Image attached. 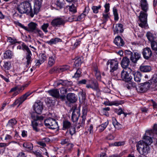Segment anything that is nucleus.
I'll list each match as a JSON object with an SVG mask.
<instances>
[{
    "label": "nucleus",
    "instance_id": "nucleus-1",
    "mask_svg": "<svg viewBox=\"0 0 157 157\" xmlns=\"http://www.w3.org/2000/svg\"><path fill=\"white\" fill-rule=\"evenodd\" d=\"M42 0H35L34 4V11H33L31 3L29 2L25 1L17 5V10L21 13H27L33 17L34 14L38 12L41 5Z\"/></svg>",
    "mask_w": 157,
    "mask_h": 157
},
{
    "label": "nucleus",
    "instance_id": "nucleus-33",
    "mask_svg": "<svg viewBox=\"0 0 157 157\" xmlns=\"http://www.w3.org/2000/svg\"><path fill=\"white\" fill-rule=\"evenodd\" d=\"M112 121L113 124L116 129L119 130L122 128V125L117 121L115 118H113Z\"/></svg>",
    "mask_w": 157,
    "mask_h": 157
},
{
    "label": "nucleus",
    "instance_id": "nucleus-64",
    "mask_svg": "<svg viewBox=\"0 0 157 157\" xmlns=\"http://www.w3.org/2000/svg\"><path fill=\"white\" fill-rule=\"evenodd\" d=\"M90 10V9L88 7H85V9L82 13L86 16L88 14Z\"/></svg>",
    "mask_w": 157,
    "mask_h": 157
},
{
    "label": "nucleus",
    "instance_id": "nucleus-2",
    "mask_svg": "<svg viewBox=\"0 0 157 157\" xmlns=\"http://www.w3.org/2000/svg\"><path fill=\"white\" fill-rule=\"evenodd\" d=\"M157 136V124H155L153 129L146 131L144 136H143L142 140L140 141H142L144 144L149 145L152 143V140L151 136L156 138Z\"/></svg>",
    "mask_w": 157,
    "mask_h": 157
},
{
    "label": "nucleus",
    "instance_id": "nucleus-37",
    "mask_svg": "<svg viewBox=\"0 0 157 157\" xmlns=\"http://www.w3.org/2000/svg\"><path fill=\"white\" fill-rule=\"evenodd\" d=\"M17 123V121L15 119L10 120L8 121L7 127L9 128H13V126Z\"/></svg>",
    "mask_w": 157,
    "mask_h": 157
},
{
    "label": "nucleus",
    "instance_id": "nucleus-39",
    "mask_svg": "<svg viewBox=\"0 0 157 157\" xmlns=\"http://www.w3.org/2000/svg\"><path fill=\"white\" fill-rule=\"evenodd\" d=\"M69 66L65 65L59 67H57V70L58 71V72H63L66 70H67L69 69Z\"/></svg>",
    "mask_w": 157,
    "mask_h": 157
},
{
    "label": "nucleus",
    "instance_id": "nucleus-54",
    "mask_svg": "<svg viewBox=\"0 0 157 157\" xmlns=\"http://www.w3.org/2000/svg\"><path fill=\"white\" fill-rule=\"evenodd\" d=\"M7 41L11 43L12 44H14L17 42V40L16 39H13L10 37L7 38Z\"/></svg>",
    "mask_w": 157,
    "mask_h": 157
},
{
    "label": "nucleus",
    "instance_id": "nucleus-62",
    "mask_svg": "<svg viewBox=\"0 0 157 157\" xmlns=\"http://www.w3.org/2000/svg\"><path fill=\"white\" fill-rule=\"evenodd\" d=\"M37 143L41 147H44L46 146V144L43 140L38 141L37 142Z\"/></svg>",
    "mask_w": 157,
    "mask_h": 157
},
{
    "label": "nucleus",
    "instance_id": "nucleus-9",
    "mask_svg": "<svg viewBox=\"0 0 157 157\" xmlns=\"http://www.w3.org/2000/svg\"><path fill=\"white\" fill-rule=\"evenodd\" d=\"M22 48L23 50L26 51V59H27V65L29 64L31 62L32 53L28 47L24 43L22 44Z\"/></svg>",
    "mask_w": 157,
    "mask_h": 157
},
{
    "label": "nucleus",
    "instance_id": "nucleus-26",
    "mask_svg": "<svg viewBox=\"0 0 157 157\" xmlns=\"http://www.w3.org/2000/svg\"><path fill=\"white\" fill-rule=\"evenodd\" d=\"M72 125L71 123L68 120H64L63 122L62 129L64 130L68 129L69 128H70Z\"/></svg>",
    "mask_w": 157,
    "mask_h": 157
},
{
    "label": "nucleus",
    "instance_id": "nucleus-51",
    "mask_svg": "<svg viewBox=\"0 0 157 157\" xmlns=\"http://www.w3.org/2000/svg\"><path fill=\"white\" fill-rule=\"evenodd\" d=\"M81 70L80 69H78L77 70L76 72L75 73L74 75L73 76V77L75 78L79 77L81 76Z\"/></svg>",
    "mask_w": 157,
    "mask_h": 157
},
{
    "label": "nucleus",
    "instance_id": "nucleus-42",
    "mask_svg": "<svg viewBox=\"0 0 157 157\" xmlns=\"http://www.w3.org/2000/svg\"><path fill=\"white\" fill-rule=\"evenodd\" d=\"M49 26L48 23H44L41 26V28L43 31L45 33L48 32L47 28Z\"/></svg>",
    "mask_w": 157,
    "mask_h": 157
},
{
    "label": "nucleus",
    "instance_id": "nucleus-46",
    "mask_svg": "<svg viewBox=\"0 0 157 157\" xmlns=\"http://www.w3.org/2000/svg\"><path fill=\"white\" fill-rule=\"evenodd\" d=\"M101 7V5H99L98 6H94L92 7V9L94 13H97L98 12L99 9H100Z\"/></svg>",
    "mask_w": 157,
    "mask_h": 157
},
{
    "label": "nucleus",
    "instance_id": "nucleus-47",
    "mask_svg": "<svg viewBox=\"0 0 157 157\" xmlns=\"http://www.w3.org/2000/svg\"><path fill=\"white\" fill-rule=\"evenodd\" d=\"M69 129V132L71 136H72L75 133V128L74 125H72Z\"/></svg>",
    "mask_w": 157,
    "mask_h": 157
},
{
    "label": "nucleus",
    "instance_id": "nucleus-23",
    "mask_svg": "<svg viewBox=\"0 0 157 157\" xmlns=\"http://www.w3.org/2000/svg\"><path fill=\"white\" fill-rule=\"evenodd\" d=\"M67 100L71 103L75 102L77 99L75 97V95L73 93H69L67 94Z\"/></svg>",
    "mask_w": 157,
    "mask_h": 157
},
{
    "label": "nucleus",
    "instance_id": "nucleus-53",
    "mask_svg": "<svg viewBox=\"0 0 157 157\" xmlns=\"http://www.w3.org/2000/svg\"><path fill=\"white\" fill-rule=\"evenodd\" d=\"M31 152L35 155L37 157H43L39 151H31Z\"/></svg>",
    "mask_w": 157,
    "mask_h": 157
},
{
    "label": "nucleus",
    "instance_id": "nucleus-36",
    "mask_svg": "<svg viewBox=\"0 0 157 157\" xmlns=\"http://www.w3.org/2000/svg\"><path fill=\"white\" fill-rule=\"evenodd\" d=\"M134 56L135 57V58H132L131 61L133 63H136L140 58V54L138 52H135L134 53Z\"/></svg>",
    "mask_w": 157,
    "mask_h": 157
},
{
    "label": "nucleus",
    "instance_id": "nucleus-55",
    "mask_svg": "<svg viewBox=\"0 0 157 157\" xmlns=\"http://www.w3.org/2000/svg\"><path fill=\"white\" fill-rule=\"evenodd\" d=\"M3 67L5 70H8L10 68V64L8 62H5L3 65Z\"/></svg>",
    "mask_w": 157,
    "mask_h": 157
},
{
    "label": "nucleus",
    "instance_id": "nucleus-17",
    "mask_svg": "<svg viewBox=\"0 0 157 157\" xmlns=\"http://www.w3.org/2000/svg\"><path fill=\"white\" fill-rule=\"evenodd\" d=\"M80 115V111L77 109L74 110L72 113L71 120L73 122L77 121Z\"/></svg>",
    "mask_w": 157,
    "mask_h": 157
},
{
    "label": "nucleus",
    "instance_id": "nucleus-19",
    "mask_svg": "<svg viewBox=\"0 0 157 157\" xmlns=\"http://www.w3.org/2000/svg\"><path fill=\"white\" fill-rule=\"evenodd\" d=\"M37 25V24L31 22L28 24V27L27 28V31L29 32H34L35 30L37 29L36 27Z\"/></svg>",
    "mask_w": 157,
    "mask_h": 157
},
{
    "label": "nucleus",
    "instance_id": "nucleus-41",
    "mask_svg": "<svg viewBox=\"0 0 157 157\" xmlns=\"http://www.w3.org/2000/svg\"><path fill=\"white\" fill-rule=\"evenodd\" d=\"M39 58L41 62L44 63L46 60L47 56L46 54L42 53L39 55Z\"/></svg>",
    "mask_w": 157,
    "mask_h": 157
},
{
    "label": "nucleus",
    "instance_id": "nucleus-57",
    "mask_svg": "<svg viewBox=\"0 0 157 157\" xmlns=\"http://www.w3.org/2000/svg\"><path fill=\"white\" fill-rule=\"evenodd\" d=\"M34 33H36L38 34V35L42 37L43 36V33L42 31L40 29L37 28L35 30Z\"/></svg>",
    "mask_w": 157,
    "mask_h": 157
},
{
    "label": "nucleus",
    "instance_id": "nucleus-20",
    "mask_svg": "<svg viewBox=\"0 0 157 157\" xmlns=\"http://www.w3.org/2000/svg\"><path fill=\"white\" fill-rule=\"evenodd\" d=\"M130 63V61L128 58L124 57L122 59L121 64L123 68H125L128 67Z\"/></svg>",
    "mask_w": 157,
    "mask_h": 157
},
{
    "label": "nucleus",
    "instance_id": "nucleus-27",
    "mask_svg": "<svg viewBox=\"0 0 157 157\" xmlns=\"http://www.w3.org/2000/svg\"><path fill=\"white\" fill-rule=\"evenodd\" d=\"M62 41V40L58 37H56L54 38H52L50 40L48 41L46 43L50 45H52L54 44H56L59 42Z\"/></svg>",
    "mask_w": 157,
    "mask_h": 157
},
{
    "label": "nucleus",
    "instance_id": "nucleus-21",
    "mask_svg": "<svg viewBox=\"0 0 157 157\" xmlns=\"http://www.w3.org/2000/svg\"><path fill=\"white\" fill-rule=\"evenodd\" d=\"M124 31L123 25L120 23L116 25L115 29L114 30V34L119 33H122Z\"/></svg>",
    "mask_w": 157,
    "mask_h": 157
},
{
    "label": "nucleus",
    "instance_id": "nucleus-15",
    "mask_svg": "<svg viewBox=\"0 0 157 157\" xmlns=\"http://www.w3.org/2000/svg\"><path fill=\"white\" fill-rule=\"evenodd\" d=\"M34 110L38 114H41L43 109V104L40 102L35 103L34 105Z\"/></svg>",
    "mask_w": 157,
    "mask_h": 157
},
{
    "label": "nucleus",
    "instance_id": "nucleus-59",
    "mask_svg": "<svg viewBox=\"0 0 157 157\" xmlns=\"http://www.w3.org/2000/svg\"><path fill=\"white\" fill-rule=\"evenodd\" d=\"M151 83L153 82L154 83H156L157 82V75L155 74L153 75L152 78L151 79Z\"/></svg>",
    "mask_w": 157,
    "mask_h": 157
},
{
    "label": "nucleus",
    "instance_id": "nucleus-63",
    "mask_svg": "<svg viewBox=\"0 0 157 157\" xmlns=\"http://www.w3.org/2000/svg\"><path fill=\"white\" fill-rule=\"evenodd\" d=\"M114 144L115 146H121L124 144V142L123 141L116 142Z\"/></svg>",
    "mask_w": 157,
    "mask_h": 157
},
{
    "label": "nucleus",
    "instance_id": "nucleus-16",
    "mask_svg": "<svg viewBox=\"0 0 157 157\" xmlns=\"http://www.w3.org/2000/svg\"><path fill=\"white\" fill-rule=\"evenodd\" d=\"M140 6L141 9L143 11L147 12L149 9L148 4L147 0H141Z\"/></svg>",
    "mask_w": 157,
    "mask_h": 157
},
{
    "label": "nucleus",
    "instance_id": "nucleus-10",
    "mask_svg": "<svg viewBox=\"0 0 157 157\" xmlns=\"http://www.w3.org/2000/svg\"><path fill=\"white\" fill-rule=\"evenodd\" d=\"M121 78L123 81L129 82L132 80V76L131 75L130 73L123 70L121 72Z\"/></svg>",
    "mask_w": 157,
    "mask_h": 157
},
{
    "label": "nucleus",
    "instance_id": "nucleus-44",
    "mask_svg": "<svg viewBox=\"0 0 157 157\" xmlns=\"http://www.w3.org/2000/svg\"><path fill=\"white\" fill-rule=\"evenodd\" d=\"M72 84L71 82L67 80H63V86L66 87H69L71 86Z\"/></svg>",
    "mask_w": 157,
    "mask_h": 157
},
{
    "label": "nucleus",
    "instance_id": "nucleus-40",
    "mask_svg": "<svg viewBox=\"0 0 157 157\" xmlns=\"http://www.w3.org/2000/svg\"><path fill=\"white\" fill-rule=\"evenodd\" d=\"M60 89V93L62 95L60 96V98L62 99L64 98L65 97V94L67 92V89L64 87H61Z\"/></svg>",
    "mask_w": 157,
    "mask_h": 157
},
{
    "label": "nucleus",
    "instance_id": "nucleus-5",
    "mask_svg": "<svg viewBox=\"0 0 157 157\" xmlns=\"http://www.w3.org/2000/svg\"><path fill=\"white\" fill-rule=\"evenodd\" d=\"M44 124L48 128L54 129L58 128V122L55 119L51 118H49L44 121Z\"/></svg>",
    "mask_w": 157,
    "mask_h": 157
},
{
    "label": "nucleus",
    "instance_id": "nucleus-18",
    "mask_svg": "<svg viewBox=\"0 0 157 157\" xmlns=\"http://www.w3.org/2000/svg\"><path fill=\"white\" fill-rule=\"evenodd\" d=\"M114 43L119 48L123 46L124 44L123 40L120 36H117L115 38Z\"/></svg>",
    "mask_w": 157,
    "mask_h": 157
},
{
    "label": "nucleus",
    "instance_id": "nucleus-25",
    "mask_svg": "<svg viewBox=\"0 0 157 157\" xmlns=\"http://www.w3.org/2000/svg\"><path fill=\"white\" fill-rule=\"evenodd\" d=\"M104 104L106 105L112 106L114 105L117 106L121 104V103L120 101H111L108 100L105 101Z\"/></svg>",
    "mask_w": 157,
    "mask_h": 157
},
{
    "label": "nucleus",
    "instance_id": "nucleus-31",
    "mask_svg": "<svg viewBox=\"0 0 157 157\" xmlns=\"http://www.w3.org/2000/svg\"><path fill=\"white\" fill-rule=\"evenodd\" d=\"M140 69L143 72H150L151 68L149 66L142 65L140 67Z\"/></svg>",
    "mask_w": 157,
    "mask_h": 157
},
{
    "label": "nucleus",
    "instance_id": "nucleus-56",
    "mask_svg": "<svg viewBox=\"0 0 157 157\" xmlns=\"http://www.w3.org/2000/svg\"><path fill=\"white\" fill-rule=\"evenodd\" d=\"M69 142V140L68 139L66 138L62 139L61 141V144L62 145H65L67 144Z\"/></svg>",
    "mask_w": 157,
    "mask_h": 157
},
{
    "label": "nucleus",
    "instance_id": "nucleus-22",
    "mask_svg": "<svg viewBox=\"0 0 157 157\" xmlns=\"http://www.w3.org/2000/svg\"><path fill=\"white\" fill-rule=\"evenodd\" d=\"M78 1L75 3L73 2L74 4H72L71 6H69V10L73 13H76L77 11V7L78 6V3L77 2Z\"/></svg>",
    "mask_w": 157,
    "mask_h": 157
},
{
    "label": "nucleus",
    "instance_id": "nucleus-12",
    "mask_svg": "<svg viewBox=\"0 0 157 157\" xmlns=\"http://www.w3.org/2000/svg\"><path fill=\"white\" fill-rule=\"evenodd\" d=\"M86 87L88 88H90L92 89L97 93L100 91L98 82L96 80H91V84L87 85Z\"/></svg>",
    "mask_w": 157,
    "mask_h": 157
},
{
    "label": "nucleus",
    "instance_id": "nucleus-4",
    "mask_svg": "<svg viewBox=\"0 0 157 157\" xmlns=\"http://www.w3.org/2000/svg\"><path fill=\"white\" fill-rule=\"evenodd\" d=\"M147 12L143 11H141L139 17L140 23H139V25L141 28H145L147 25Z\"/></svg>",
    "mask_w": 157,
    "mask_h": 157
},
{
    "label": "nucleus",
    "instance_id": "nucleus-43",
    "mask_svg": "<svg viewBox=\"0 0 157 157\" xmlns=\"http://www.w3.org/2000/svg\"><path fill=\"white\" fill-rule=\"evenodd\" d=\"M94 71L96 78L98 80H100L101 78V76L99 71L98 69L95 68Z\"/></svg>",
    "mask_w": 157,
    "mask_h": 157
},
{
    "label": "nucleus",
    "instance_id": "nucleus-7",
    "mask_svg": "<svg viewBox=\"0 0 157 157\" xmlns=\"http://www.w3.org/2000/svg\"><path fill=\"white\" fill-rule=\"evenodd\" d=\"M65 20L62 17H57L53 19L51 22V25L54 27H60L65 23Z\"/></svg>",
    "mask_w": 157,
    "mask_h": 157
},
{
    "label": "nucleus",
    "instance_id": "nucleus-50",
    "mask_svg": "<svg viewBox=\"0 0 157 157\" xmlns=\"http://www.w3.org/2000/svg\"><path fill=\"white\" fill-rule=\"evenodd\" d=\"M82 61L80 59L78 58L75 60L74 61V65L76 67H78L81 65Z\"/></svg>",
    "mask_w": 157,
    "mask_h": 157
},
{
    "label": "nucleus",
    "instance_id": "nucleus-29",
    "mask_svg": "<svg viewBox=\"0 0 157 157\" xmlns=\"http://www.w3.org/2000/svg\"><path fill=\"white\" fill-rule=\"evenodd\" d=\"M23 147L25 148L27 151H32L33 148V144L29 142H25L23 144Z\"/></svg>",
    "mask_w": 157,
    "mask_h": 157
},
{
    "label": "nucleus",
    "instance_id": "nucleus-45",
    "mask_svg": "<svg viewBox=\"0 0 157 157\" xmlns=\"http://www.w3.org/2000/svg\"><path fill=\"white\" fill-rule=\"evenodd\" d=\"M113 12L114 17V20L117 21L119 19L118 15L117 12V10L115 7L113 8Z\"/></svg>",
    "mask_w": 157,
    "mask_h": 157
},
{
    "label": "nucleus",
    "instance_id": "nucleus-30",
    "mask_svg": "<svg viewBox=\"0 0 157 157\" xmlns=\"http://www.w3.org/2000/svg\"><path fill=\"white\" fill-rule=\"evenodd\" d=\"M56 57L55 54H53L52 56H50L48 59V65L49 67H51L53 65L55 62Z\"/></svg>",
    "mask_w": 157,
    "mask_h": 157
},
{
    "label": "nucleus",
    "instance_id": "nucleus-38",
    "mask_svg": "<svg viewBox=\"0 0 157 157\" xmlns=\"http://www.w3.org/2000/svg\"><path fill=\"white\" fill-rule=\"evenodd\" d=\"M146 36L149 41L151 42L154 41L155 37L154 35L150 32H147L146 34Z\"/></svg>",
    "mask_w": 157,
    "mask_h": 157
},
{
    "label": "nucleus",
    "instance_id": "nucleus-49",
    "mask_svg": "<svg viewBox=\"0 0 157 157\" xmlns=\"http://www.w3.org/2000/svg\"><path fill=\"white\" fill-rule=\"evenodd\" d=\"M151 47L152 50L155 51L157 50V43L155 41L151 42Z\"/></svg>",
    "mask_w": 157,
    "mask_h": 157
},
{
    "label": "nucleus",
    "instance_id": "nucleus-6",
    "mask_svg": "<svg viewBox=\"0 0 157 157\" xmlns=\"http://www.w3.org/2000/svg\"><path fill=\"white\" fill-rule=\"evenodd\" d=\"M119 62L117 59H112L108 60L107 65L109 66L110 69V72L113 73L118 68Z\"/></svg>",
    "mask_w": 157,
    "mask_h": 157
},
{
    "label": "nucleus",
    "instance_id": "nucleus-34",
    "mask_svg": "<svg viewBox=\"0 0 157 157\" xmlns=\"http://www.w3.org/2000/svg\"><path fill=\"white\" fill-rule=\"evenodd\" d=\"M31 125L32 126L33 129L36 132H38L40 131V129L37 127L38 126V122L37 121L34 120L31 122Z\"/></svg>",
    "mask_w": 157,
    "mask_h": 157
},
{
    "label": "nucleus",
    "instance_id": "nucleus-11",
    "mask_svg": "<svg viewBox=\"0 0 157 157\" xmlns=\"http://www.w3.org/2000/svg\"><path fill=\"white\" fill-rule=\"evenodd\" d=\"M151 84L150 80L148 82H145L141 84V86L139 87V90L140 92H144L148 90L150 87Z\"/></svg>",
    "mask_w": 157,
    "mask_h": 157
},
{
    "label": "nucleus",
    "instance_id": "nucleus-32",
    "mask_svg": "<svg viewBox=\"0 0 157 157\" xmlns=\"http://www.w3.org/2000/svg\"><path fill=\"white\" fill-rule=\"evenodd\" d=\"M109 124V121L107 120L105 123H102L98 127V130L99 132H101L103 131L105 128Z\"/></svg>",
    "mask_w": 157,
    "mask_h": 157
},
{
    "label": "nucleus",
    "instance_id": "nucleus-3",
    "mask_svg": "<svg viewBox=\"0 0 157 157\" xmlns=\"http://www.w3.org/2000/svg\"><path fill=\"white\" fill-rule=\"evenodd\" d=\"M149 145L144 144L142 141H139L137 143L136 147L139 152L144 155H147L150 151Z\"/></svg>",
    "mask_w": 157,
    "mask_h": 157
},
{
    "label": "nucleus",
    "instance_id": "nucleus-52",
    "mask_svg": "<svg viewBox=\"0 0 157 157\" xmlns=\"http://www.w3.org/2000/svg\"><path fill=\"white\" fill-rule=\"evenodd\" d=\"M82 119L80 120L79 123V124H80L81 127H83L85 124V121L86 120V116L85 115H83L82 117Z\"/></svg>",
    "mask_w": 157,
    "mask_h": 157
},
{
    "label": "nucleus",
    "instance_id": "nucleus-48",
    "mask_svg": "<svg viewBox=\"0 0 157 157\" xmlns=\"http://www.w3.org/2000/svg\"><path fill=\"white\" fill-rule=\"evenodd\" d=\"M60 85H61L62 86H63V80H62L60 79L57 81L55 82L54 83V86L55 87H58Z\"/></svg>",
    "mask_w": 157,
    "mask_h": 157
},
{
    "label": "nucleus",
    "instance_id": "nucleus-8",
    "mask_svg": "<svg viewBox=\"0 0 157 157\" xmlns=\"http://www.w3.org/2000/svg\"><path fill=\"white\" fill-rule=\"evenodd\" d=\"M33 93V92L29 91L22 95L20 98L16 100L13 103L14 105L18 104V106L21 105L27 98Z\"/></svg>",
    "mask_w": 157,
    "mask_h": 157
},
{
    "label": "nucleus",
    "instance_id": "nucleus-35",
    "mask_svg": "<svg viewBox=\"0 0 157 157\" xmlns=\"http://www.w3.org/2000/svg\"><path fill=\"white\" fill-rule=\"evenodd\" d=\"M13 56L12 52L8 50L4 53V57L5 59H11Z\"/></svg>",
    "mask_w": 157,
    "mask_h": 157
},
{
    "label": "nucleus",
    "instance_id": "nucleus-13",
    "mask_svg": "<svg viewBox=\"0 0 157 157\" xmlns=\"http://www.w3.org/2000/svg\"><path fill=\"white\" fill-rule=\"evenodd\" d=\"M142 54L144 58L147 59L151 57L152 53L151 49L147 47L143 49Z\"/></svg>",
    "mask_w": 157,
    "mask_h": 157
},
{
    "label": "nucleus",
    "instance_id": "nucleus-58",
    "mask_svg": "<svg viewBox=\"0 0 157 157\" xmlns=\"http://www.w3.org/2000/svg\"><path fill=\"white\" fill-rule=\"evenodd\" d=\"M104 7L105 9V12L107 13L109 10V3H106L104 5Z\"/></svg>",
    "mask_w": 157,
    "mask_h": 157
},
{
    "label": "nucleus",
    "instance_id": "nucleus-28",
    "mask_svg": "<svg viewBox=\"0 0 157 157\" xmlns=\"http://www.w3.org/2000/svg\"><path fill=\"white\" fill-rule=\"evenodd\" d=\"M134 80L135 81L139 82H140L142 77L141 73L138 71L133 73Z\"/></svg>",
    "mask_w": 157,
    "mask_h": 157
},
{
    "label": "nucleus",
    "instance_id": "nucleus-60",
    "mask_svg": "<svg viewBox=\"0 0 157 157\" xmlns=\"http://www.w3.org/2000/svg\"><path fill=\"white\" fill-rule=\"evenodd\" d=\"M28 85L27 84H26L25 85H23L22 86H17V89L18 90L20 91V90H24L25 87H27L28 86Z\"/></svg>",
    "mask_w": 157,
    "mask_h": 157
},
{
    "label": "nucleus",
    "instance_id": "nucleus-61",
    "mask_svg": "<svg viewBox=\"0 0 157 157\" xmlns=\"http://www.w3.org/2000/svg\"><path fill=\"white\" fill-rule=\"evenodd\" d=\"M86 16L83 13L81 14L80 15L78 16L77 18V21H80L85 18Z\"/></svg>",
    "mask_w": 157,
    "mask_h": 157
},
{
    "label": "nucleus",
    "instance_id": "nucleus-14",
    "mask_svg": "<svg viewBox=\"0 0 157 157\" xmlns=\"http://www.w3.org/2000/svg\"><path fill=\"white\" fill-rule=\"evenodd\" d=\"M63 5V3L60 0H57L55 2L52 4L51 8L52 10L54 9L56 10H59L62 9Z\"/></svg>",
    "mask_w": 157,
    "mask_h": 157
},
{
    "label": "nucleus",
    "instance_id": "nucleus-24",
    "mask_svg": "<svg viewBox=\"0 0 157 157\" xmlns=\"http://www.w3.org/2000/svg\"><path fill=\"white\" fill-rule=\"evenodd\" d=\"M48 93L52 96L58 98L59 97V91L57 89H52L48 91Z\"/></svg>",
    "mask_w": 157,
    "mask_h": 157
}]
</instances>
